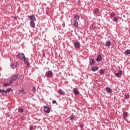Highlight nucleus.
<instances>
[{
  "mask_svg": "<svg viewBox=\"0 0 130 130\" xmlns=\"http://www.w3.org/2000/svg\"><path fill=\"white\" fill-rule=\"evenodd\" d=\"M80 127H81V128H83L84 127V124H81L80 125Z\"/></svg>",
  "mask_w": 130,
  "mask_h": 130,
  "instance_id": "72a5a7b5",
  "label": "nucleus"
},
{
  "mask_svg": "<svg viewBox=\"0 0 130 130\" xmlns=\"http://www.w3.org/2000/svg\"><path fill=\"white\" fill-rule=\"evenodd\" d=\"M106 46H110L111 45V42L110 41H107L106 42Z\"/></svg>",
  "mask_w": 130,
  "mask_h": 130,
  "instance_id": "6ab92c4d",
  "label": "nucleus"
},
{
  "mask_svg": "<svg viewBox=\"0 0 130 130\" xmlns=\"http://www.w3.org/2000/svg\"><path fill=\"white\" fill-rule=\"evenodd\" d=\"M1 92H2V95L4 96H6L7 95V91L6 90H1Z\"/></svg>",
  "mask_w": 130,
  "mask_h": 130,
  "instance_id": "412c9836",
  "label": "nucleus"
},
{
  "mask_svg": "<svg viewBox=\"0 0 130 130\" xmlns=\"http://www.w3.org/2000/svg\"><path fill=\"white\" fill-rule=\"evenodd\" d=\"M58 94L63 96H64L66 95V93H64V92H63L61 89L58 90Z\"/></svg>",
  "mask_w": 130,
  "mask_h": 130,
  "instance_id": "1a4fd4ad",
  "label": "nucleus"
},
{
  "mask_svg": "<svg viewBox=\"0 0 130 130\" xmlns=\"http://www.w3.org/2000/svg\"><path fill=\"white\" fill-rule=\"evenodd\" d=\"M30 25L31 28H35V22L34 21H30Z\"/></svg>",
  "mask_w": 130,
  "mask_h": 130,
  "instance_id": "ddd939ff",
  "label": "nucleus"
},
{
  "mask_svg": "<svg viewBox=\"0 0 130 130\" xmlns=\"http://www.w3.org/2000/svg\"><path fill=\"white\" fill-rule=\"evenodd\" d=\"M114 22H117V21H118V19H117V17H114Z\"/></svg>",
  "mask_w": 130,
  "mask_h": 130,
  "instance_id": "c85d7f7f",
  "label": "nucleus"
},
{
  "mask_svg": "<svg viewBox=\"0 0 130 130\" xmlns=\"http://www.w3.org/2000/svg\"><path fill=\"white\" fill-rule=\"evenodd\" d=\"M99 68L97 66H94L92 68H91V71L92 72H96V71H98Z\"/></svg>",
  "mask_w": 130,
  "mask_h": 130,
  "instance_id": "9d476101",
  "label": "nucleus"
},
{
  "mask_svg": "<svg viewBox=\"0 0 130 130\" xmlns=\"http://www.w3.org/2000/svg\"><path fill=\"white\" fill-rule=\"evenodd\" d=\"M18 63H16L15 64L13 63L11 66V69H13V70H14V69H16V68H17V67H18Z\"/></svg>",
  "mask_w": 130,
  "mask_h": 130,
  "instance_id": "6e6552de",
  "label": "nucleus"
},
{
  "mask_svg": "<svg viewBox=\"0 0 130 130\" xmlns=\"http://www.w3.org/2000/svg\"><path fill=\"white\" fill-rule=\"evenodd\" d=\"M124 98H126V99H128V98H129V95L128 94H125L124 95Z\"/></svg>",
  "mask_w": 130,
  "mask_h": 130,
  "instance_id": "cd10ccee",
  "label": "nucleus"
},
{
  "mask_svg": "<svg viewBox=\"0 0 130 130\" xmlns=\"http://www.w3.org/2000/svg\"><path fill=\"white\" fill-rule=\"evenodd\" d=\"M29 129L30 130H33V127L30 125V127H29Z\"/></svg>",
  "mask_w": 130,
  "mask_h": 130,
  "instance_id": "473e14b6",
  "label": "nucleus"
},
{
  "mask_svg": "<svg viewBox=\"0 0 130 130\" xmlns=\"http://www.w3.org/2000/svg\"><path fill=\"white\" fill-rule=\"evenodd\" d=\"M18 112H24V110H23V109H22V108H20V109H18Z\"/></svg>",
  "mask_w": 130,
  "mask_h": 130,
  "instance_id": "bb28decb",
  "label": "nucleus"
},
{
  "mask_svg": "<svg viewBox=\"0 0 130 130\" xmlns=\"http://www.w3.org/2000/svg\"><path fill=\"white\" fill-rule=\"evenodd\" d=\"M43 56H44V57H45V53H44L43 54Z\"/></svg>",
  "mask_w": 130,
  "mask_h": 130,
  "instance_id": "e433bc0d",
  "label": "nucleus"
},
{
  "mask_svg": "<svg viewBox=\"0 0 130 130\" xmlns=\"http://www.w3.org/2000/svg\"><path fill=\"white\" fill-rule=\"evenodd\" d=\"M102 59V56L101 55H98L96 58V61H101Z\"/></svg>",
  "mask_w": 130,
  "mask_h": 130,
  "instance_id": "4468645a",
  "label": "nucleus"
},
{
  "mask_svg": "<svg viewBox=\"0 0 130 130\" xmlns=\"http://www.w3.org/2000/svg\"><path fill=\"white\" fill-rule=\"evenodd\" d=\"M11 84L10 83H4L3 84V86H4V87H8V86H10V85H11Z\"/></svg>",
  "mask_w": 130,
  "mask_h": 130,
  "instance_id": "4be33fe9",
  "label": "nucleus"
},
{
  "mask_svg": "<svg viewBox=\"0 0 130 130\" xmlns=\"http://www.w3.org/2000/svg\"><path fill=\"white\" fill-rule=\"evenodd\" d=\"M104 73H105V72H104V71H103V70L102 69L100 70L101 75H104Z\"/></svg>",
  "mask_w": 130,
  "mask_h": 130,
  "instance_id": "a878e982",
  "label": "nucleus"
},
{
  "mask_svg": "<svg viewBox=\"0 0 130 130\" xmlns=\"http://www.w3.org/2000/svg\"><path fill=\"white\" fill-rule=\"evenodd\" d=\"M44 107L45 112H46V113H49L50 112V109H49V107L45 106Z\"/></svg>",
  "mask_w": 130,
  "mask_h": 130,
  "instance_id": "39448f33",
  "label": "nucleus"
},
{
  "mask_svg": "<svg viewBox=\"0 0 130 130\" xmlns=\"http://www.w3.org/2000/svg\"><path fill=\"white\" fill-rule=\"evenodd\" d=\"M127 115H128V113L126 112H123V116L124 118H125L126 117H127Z\"/></svg>",
  "mask_w": 130,
  "mask_h": 130,
  "instance_id": "aec40b11",
  "label": "nucleus"
},
{
  "mask_svg": "<svg viewBox=\"0 0 130 130\" xmlns=\"http://www.w3.org/2000/svg\"><path fill=\"white\" fill-rule=\"evenodd\" d=\"M52 103H53V104H55V103H56V101L53 100V101H52Z\"/></svg>",
  "mask_w": 130,
  "mask_h": 130,
  "instance_id": "7c9ffc66",
  "label": "nucleus"
},
{
  "mask_svg": "<svg viewBox=\"0 0 130 130\" xmlns=\"http://www.w3.org/2000/svg\"><path fill=\"white\" fill-rule=\"evenodd\" d=\"M74 18L76 20H79L80 19V16L78 15H75Z\"/></svg>",
  "mask_w": 130,
  "mask_h": 130,
  "instance_id": "5701e85b",
  "label": "nucleus"
},
{
  "mask_svg": "<svg viewBox=\"0 0 130 130\" xmlns=\"http://www.w3.org/2000/svg\"><path fill=\"white\" fill-rule=\"evenodd\" d=\"M23 80H24V77L23 76H20L19 77V83H22L23 82Z\"/></svg>",
  "mask_w": 130,
  "mask_h": 130,
  "instance_id": "f3484780",
  "label": "nucleus"
},
{
  "mask_svg": "<svg viewBox=\"0 0 130 130\" xmlns=\"http://www.w3.org/2000/svg\"><path fill=\"white\" fill-rule=\"evenodd\" d=\"M125 53V54H130V50H126Z\"/></svg>",
  "mask_w": 130,
  "mask_h": 130,
  "instance_id": "393cba45",
  "label": "nucleus"
},
{
  "mask_svg": "<svg viewBox=\"0 0 130 130\" xmlns=\"http://www.w3.org/2000/svg\"><path fill=\"white\" fill-rule=\"evenodd\" d=\"M106 90L107 91V92H108V93H112V92H113L112 89H111V88L110 87H106Z\"/></svg>",
  "mask_w": 130,
  "mask_h": 130,
  "instance_id": "2eb2a0df",
  "label": "nucleus"
},
{
  "mask_svg": "<svg viewBox=\"0 0 130 130\" xmlns=\"http://www.w3.org/2000/svg\"><path fill=\"white\" fill-rule=\"evenodd\" d=\"M121 75H122V71L120 70L118 71V73H116L115 74V76L117 78H120V77H121Z\"/></svg>",
  "mask_w": 130,
  "mask_h": 130,
  "instance_id": "20e7f679",
  "label": "nucleus"
},
{
  "mask_svg": "<svg viewBox=\"0 0 130 130\" xmlns=\"http://www.w3.org/2000/svg\"><path fill=\"white\" fill-rule=\"evenodd\" d=\"M52 75H53L52 72L48 71L46 73L45 76L47 77V78H51V77H52Z\"/></svg>",
  "mask_w": 130,
  "mask_h": 130,
  "instance_id": "7ed1b4c3",
  "label": "nucleus"
},
{
  "mask_svg": "<svg viewBox=\"0 0 130 130\" xmlns=\"http://www.w3.org/2000/svg\"><path fill=\"white\" fill-rule=\"evenodd\" d=\"M0 76H1V73H0Z\"/></svg>",
  "mask_w": 130,
  "mask_h": 130,
  "instance_id": "58836bf2",
  "label": "nucleus"
},
{
  "mask_svg": "<svg viewBox=\"0 0 130 130\" xmlns=\"http://www.w3.org/2000/svg\"><path fill=\"white\" fill-rule=\"evenodd\" d=\"M110 17L111 18H113V17H114V13H111V14L110 15Z\"/></svg>",
  "mask_w": 130,
  "mask_h": 130,
  "instance_id": "c756f323",
  "label": "nucleus"
},
{
  "mask_svg": "<svg viewBox=\"0 0 130 130\" xmlns=\"http://www.w3.org/2000/svg\"><path fill=\"white\" fill-rule=\"evenodd\" d=\"M1 92H2V89H0V93H1Z\"/></svg>",
  "mask_w": 130,
  "mask_h": 130,
  "instance_id": "4c0bfd02",
  "label": "nucleus"
},
{
  "mask_svg": "<svg viewBox=\"0 0 130 130\" xmlns=\"http://www.w3.org/2000/svg\"><path fill=\"white\" fill-rule=\"evenodd\" d=\"M89 62L91 66H93V64L95 63V59H92L91 60H90Z\"/></svg>",
  "mask_w": 130,
  "mask_h": 130,
  "instance_id": "a211bd4d",
  "label": "nucleus"
},
{
  "mask_svg": "<svg viewBox=\"0 0 130 130\" xmlns=\"http://www.w3.org/2000/svg\"><path fill=\"white\" fill-rule=\"evenodd\" d=\"M70 120H71L72 121L73 120H75V116H74V115H72L70 116Z\"/></svg>",
  "mask_w": 130,
  "mask_h": 130,
  "instance_id": "b1692460",
  "label": "nucleus"
},
{
  "mask_svg": "<svg viewBox=\"0 0 130 130\" xmlns=\"http://www.w3.org/2000/svg\"><path fill=\"white\" fill-rule=\"evenodd\" d=\"M11 91V88H9L7 90V92H10Z\"/></svg>",
  "mask_w": 130,
  "mask_h": 130,
  "instance_id": "f704fd0d",
  "label": "nucleus"
},
{
  "mask_svg": "<svg viewBox=\"0 0 130 130\" xmlns=\"http://www.w3.org/2000/svg\"><path fill=\"white\" fill-rule=\"evenodd\" d=\"M74 26L75 27V28H78L79 27V23L78 22V21H75Z\"/></svg>",
  "mask_w": 130,
  "mask_h": 130,
  "instance_id": "f8f14e48",
  "label": "nucleus"
},
{
  "mask_svg": "<svg viewBox=\"0 0 130 130\" xmlns=\"http://www.w3.org/2000/svg\"><path fill=\"white\" fill-rule=\"evenodd\" d=\"M32 90L34 92H35V91L36 90V89L35 88V87H33Z\"/></svg>",
  "mask_w": 130,
  "mask_h": 130,
  "instance_id": "c9c22d12",
  "label": "nucleus"
},
{
  "mask_svg": "<svg viewBox=\"0 0 130 130\" xmlns=\"http://www.w3.org/2000/svg\"><path fill=\"white\" fill-rule=\"evenodd\" d=\"M19 92L20 93H23V92H24V89L20 90Z\"/></svg>",
  "mask_w": 130,
  "mask_h": 130,
  "instance_id": "2f4dec72",
  "label": "nucleus"
},
{
  "mask_svg": "<svg viewBox=\"0 0 130 130\" xmlns=\"http://www.w3.org/2000/svg\"><path fill=\"white\" fill-rule=\"evenodd\" d=\"M17 56H18L20 59H22L23 61H24V63L26 64V66H29V61L26 60V57H25V55L24 54L20 53L18 54Z\"/></svg>",
  "mask_w": 130,
  "mask_h": 130,
  "instance_id": "f257e3e1",
  "label": "nucleus"
},
{
  "mask_svg": "<svg viewBox=\"0 0 130 130\" xmlns=\"http://www.w3.org/2000/svg\"><path fill=\"white\" fill-rule=\"evenodd\" d=\"M18 78L19 76H18V75H14L12 76L11 80L9 81L10 84H13V83H14V81H16L18 80Z\"/></svg>",
  "mask_w": 130,
  "mask_h": 130,
  "instance_id": "f03ea898",
  "label": "nucleus"
},
{
  "mask_svg": "<svg viewBox=\"0 0 130 130\" xmlns=\"http://www.w3.org/2000/svg\"><path fill=\"white\" fill-rule=\"evenodd\" d=\"M28 18H29L31 22H34V21H35V16H34V15H31V16H27Z\"/></svg>",
  "mask_w": 130,
  "mask_h": 130,
  "instance_id": "423d86ee",
  "label": "nucleus"
},
{
  "mask_svg": "<svg viewBox=\"0 0 130 130\" xmlns=\"http://www.w3.org/2000/svg\"><path fill=\"white\" fill-rule=\"evenodd\" d=\"M74 45L76 48H80V46H81L80 45V42H75L74 43Z\"/></svg>",
  "mask_w": 130,
  "mask_h": 130,
  "instance_id": "0eeeda50",
  "label": "nucleus"
},
{
  "mask_svg": "<svg viewBox=\"0 0 130 130\" xmlns=\"http://www.w3.org/2000/svg\"><path fill=\"white\" fill-rule=\"evenodd\" d=\"M74 93L75 94V95H79V90H78V89L74 88Z\"/></svg>",
  "mask_w": 130,
  "mask_h": 130,
  "instance_id": "dca6fc26",
  "label": "nucleus"
},
{
  "mask_svg": "<svg viewBox=\"0 0 130 130\" xmlns=\"http://www.w3.org/2000/svg\"><path fill=\"white\" fill-rule=\"evenodd\" d=\"M100 12V10L99 9L96 8L93 11V13L96 15L97 14H99Z\"/></svg>",
  "mask_w": 130,
  "mask_h": 130,
  "instance_id": "9b49d317",
  "label": "nucleus"
}]
</instances>
